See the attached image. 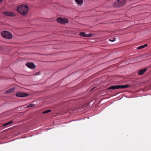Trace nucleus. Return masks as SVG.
I'll list each match as a JSON object with an SVG mask.
<instances>
[{"instance_id":"f257e3e1","label":"nucleus","mask_w":151,"mask_h":151,"mask_svg":"<svg viewBox=\"0 0 151 151\" xmlns=\"http://www.w3.org/2000/svg\"><path fill=\"white\" fill-rule=\"evenodd\" d=\"M28 9V6L26 5L19 6L17 8V10L20 14L24 15L27 13Z\"/></svg>"},{"instance_id":"f03ea898","label":"nucleus","mask_w":151,"mask_h":151,"mask_svg":"<svg viewBox=\"0 0 151 151\" xmlns=\"http://www.w3.org/2000/svg\"><path fill=\"white\" fill-rule=\"evenodd\" d=\"M129 87L128 85H124L112 86L108 88V89H115L119 88H125Z\"/></svg>"},{"instance_id":"7ed1b4c3","label":"nucleus","mask_w":151,"mask_h":151,"mask_svg":"<svg viewBox=\"0 0 151 151\" xmlns=\"http://www.w3.org/2000/svg\"><path fill=\"white\" fill-rule=\"evenodd\" d=\"M1 35L2 37L6 39H10L12 37V34L7 31L2 32Z\"/></svg>"},{"instance_id":"20e7f679","label":"nucleus","mask_w":151,"mask_h":151,"mask_svg":"<svg viewBox=\"0 0 151 151\" xmlns=\"http://www.w3.org/2000/svg\"><path fill=\"white\" fill-rule=\"evenodd\" d=\"M125 4V0H118L114 3L115 6L119 7L124 5Z\"/></svg>"},{"instance_id":"39448f33","label":"nucleus","mask_w":151,"mask_h":151,"mask_svg":"<svg viewBox=\"0 0 151 151\" xmlns=\"http://www.w3.org/2000/svg\"><path fill=\"white\" fill-rule=\"evenodd\" d=\"M57 21L58 22L63 24L68 22V19L65 18H58L57 19Z\"/></svg>"},{"instance_id":"423d86ee","label":"nucleus","mask_w":151,"mask_h":151,"mask_svg":"<svg viewBox=\"0 0 151 151\" xmlns=\"http://www.w3.org/2000/svg\"><path fill=\"white\" fill-rule=\"evenodd\" d=\"M16 96L17 97H23L28 96L29 94L23 92H19L16 93Z\"/></svg>"},{"instance_id":"0eeeda50","label":"nucleus","mask_w":151,"mask_h":151,"mask_svg":"<svg viewBox=\"0 0 151 151\" xmlns=\"http://www.w3.org/2000/svg\"><path fill=\"white\" fill-rule=\"evenodd\" d=\"M79 35L80 36L86 37H91L92 36V35L91 34H89L88 35L86 34L84 32H81L79 34Z\"/></svg>"},{"instance_id":"6e6552de","label":"nucleus","mask_w":151,"mask_h":151,"mask_svg":"<svg viewBox=\"0 0 151 151\" xmlns=\"http://www.w3.org/2000/svg\"><path fill=\"white\" fill-rule=\"evenodd\" d=\"M27 66L30 68H33L35 67V65L33 63H30L26 64Z\"/></svg>"},{"instance_id":"1a4fd4ad","label":"nucleus","mask_w":151,"mask_h":151,"mask_svg":"<svg viewBox=\"0 0 151 151\" xmlns=\"http://www.w3.org/2000/svg\"><path fill=\"white\" fill-rule=\"evenodd\" d=\"M147 69V68H145L144 69L139 70L138 73V74L139 75H142L146 71Z\"/></svg>"},{"instance_id":"9d476101","label":"nucleus","mask_w":151,"mask_h":151,"mask_svg":"<svg viewBox=\"0 0 151 151\" xmlns=\"http://www.w3.org/2000/svg\"><path fill=\"white\" fill-rule=\"evenodd\" d=\"M14 90H15V88H11L9 89L8 90L6 91L5 92V93H10L11 92H14Z\"/></svg>"},{"instance_id":"9b49d317","label":"nucleus","mask_w":151,"mask_h":151,"mask_svg":"<svg viewBox=\"0 0 151 151\" xmlns=\"http://www.w3.org/2000/svg\"><path fill=\"white\" fill-rule=\"evenodd\" d=\"M5 15L9 16H13L14 15L12 12H6L4 13Z\"/></svg>"},{"instance_id":"f8f14e48","label":"nucleus","mask_w":151,"mask_h":151,"mask_svg":"<svg viewBox=\"0 0 151 151\" xmlns=\"http://www.w3.org/2000/svg\"><path fill=\"white\" fill-rule=\"evenodd\" d=\"M147 44H145L143 45H141V46H140L138 47H137V49L138 50L141 49H142L147 47Z\"/></svg>"},{"instance_id":"ddd939ff","label":"nucleus","mask_w":151,"mask_h":151,"mask_svg":"<svg viewBox=\"0 0 151 151\" xmlns=\"http://www.w3.org/2000/svg\"><path fill=\"white\" fill-rule=\"evenodd\" d=\"M76 2L79 4L81 5L83 2V0H75Z\"/></svg>"},{"instance_id":"4468645a","label":"nucleus","mask_w":151,"mask_h":151,"mask_svg":"<svg viewBox=\"0 0 151 151\" xmlns=\"http://www.w3.org/2000/svg\"><path fill=\"white\" fill-rule=\"evenodd\" d=\"M12 122H13V121H11L7 123L4 124L3 125V126H5L7 125H9V124L12 123Z\"/></svg>"},{"instance_id":"2eb2a0df","label":"nucleus","mask_w":151,"mask_h":151,"mask_svg":"<svg viewBox=\"0 0 151 151\" xmlns=\"http://www.w3.org/2000/svg\"><path fill=\"white\" fill-rule=\"evenodd\" d=\"M34 106V104H29L28 105H27V106L26 107L27 108H29V107H32Z\"/></svg>"},{"instance_id":"dca6fc26","label":"nucleus","mask_w":151,"mask_h":151,"mask_svg":"<svg viewBox=\"0 0 151 151\" xmlns=\"http://www.w3.org/2000/svg\"><path fill=\"white\" fill-rule=\"evenodd\" d=\"M115 38H111L109 40L111 42H114L115 40Z\"/></svg>"},{"instance_id":"f3484780","label":"nucleus","mask_w":151,"mask_h":151,"mask_svg":"<svg viewBox=\"0 0 151 151\" xmlns=\"http://www.w3.org/2000/svg\"><path fill=\"white\" fill-rule=\"evenodd\" d=\"M51 111V110H46L45 111L43 112L42 113L43 114L47 113L49 112H50Z\"/></svg>"},{"instance_id":"a211bd4d","label":"nucleus","mask_w":151,"mask_h":151,"mask_svg":"<svg viewBox=\"0 0 151 151\" xmlns=\"http://www.w3.org/2000/svg\"><path fill=\"white\" fill-rule=\"evenodd\" d=\"M37 73V75H39L40 74V73Z\"/></svg>"},{"instance_id":"6ab92c4d","label":"nucleus","mask_w":151,"mask_h":151,"mask_svg":"<svg viewBox=\"0 0 151 151\" xmlns=\"http://www.w3.org/2000/svg\"><path fill=\"white\" fill-rule=\"evenodd\" d=\"M3 0H0V2H1Z\"/></svg>"}]
</instances>
